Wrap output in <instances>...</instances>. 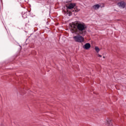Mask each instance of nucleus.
Returning a JSON list of instances; mask_svg holds the SVG:
<instances>
[{
	"label": "nucleus",
	"instance_id": "nucleus-1",
	"mask_svg": "<svg viewBox=\"0 0 126 126\" xmlns=\"http://www.w3.org/2000/svg\"><path fill=\"white\" fill-rule=\"evenodd\" d=\"M70 29L71 33L76 34L77 35L73 36L75 42L78 43H83L84 42V37L83 36L86 34V29L87 27L84 23L80 22H75L69 24Z\"/></svg>",
	"mask_w": 126,
	"mask_h": 126
},
{
	"label": "nucleus",
	"instance_id": "nucleus-2",
	"mask_svg": "<svg viewBox=\"0 0 126 126\" xmlns=\"http://www.w3.org/2000/svg\"><path fill=\"white\" fill-rule=\"evenodd\" d=\"M76 5V3L71 2H69L66 5V7H67V12L68 14H69L70 15L72 14L71 13L74 11V10L72 9H73V8L75 7Z\"/></svg>",
	"mask_w": 126,
	"mask_h": 126
},
{
	"label": "nucleus",
	"instance_id": "nucleus-3",
	"mask_svg": "<svg viewBox=\"0 0 126 126\" xmlns=\"http://www.w3.org/2000/svg\"><path fill=\"white\" fill-rule=\"evenodd\" d=\"M118 5L119 6V7L124 8V7H126V3L125 2V1H121L118 3Z\"/></svg>",
	"mask_w": 126,
	"mask_h": 126
},
{
	"label": "nucleus",
	"instance_id": "nucleus-4",
	"mask_svg": "<svg viewBox=\"0 0 126 126\" xmlns=\"http://www.w3.org/2000/svg\"><path fill=\"white\" fill-rule=\"evenodd\" d=\"M91 47V45H90V43H86L83 46V48L85 49L86 50H88V49H90Z\"/></svg>",
	"mask_w": 126,
	"mask_h": 126
},
{
	"label": "nucleus",
	"instance_id": "nucleus-5",
	"mask_svg": "<svg viewBox=\"0 0 126 126\" xmlns=\"http://www.w3.org/2000/svg\"><path fill=\"white\" fill-rule=\"evenodd\" d=\"M106 125L107 126H113V123H112V121L111 120H107L106 121Z\"/></svg>",
	"mask_w": 126,
	"mask_h": 126
},
{
	"label": "nucleus",
	"instance_id": "nucleus-6",
	"mask_svg": "<svg viewBox=\"0 0 126 126\" xmlns=\"http://www.w3.org/2000/svg\"><path fill=\"white\" fill-rule=\"evenodd\" d=\"M99 8H100V5L98 4L94 5L93 6V8H94V9H95L96 10H97V9H99Z\"/></svg>",
	"mask_w": 126,
	"mask_h": 126
},
{
	"label": "nucleus",
	"instance_id": "nucleus-7",
	"mask_svg": "<svg viewBox=\"0 0 126 126\" xmlns=\"http://www.w3.org/2000/svg\"><path fill=\"white\" fill-rule=\"evenodd\" d=\"M94 50L96 51V52L99 53V52H100V49L97 47L95 46L94 48Z\"/></svg>",
	"mask_w": 126,
	"mask_h": 126
},
{
	"label": "nucleus",
	"instance_id": "nucleus-8",
	"mask_svg": "<svg viewBox=\"0 0 126 126\" xmlns=\"http://www.w3.org/2000/svg\"><path fill=\"white\" fill-rule=\"evenodd\" d=\"M23 17H27L26 13H25L24 14H23Z\"/></svg>",
	"mask_w": 126,
	"mask_h": 126
},
{
	"label": "nucleus",
	"instance_id": "nucleus-9",
	"mask_svg": "<svg viewBox=\"0 0 126 126\" xmlns=\"http://www.w3.org/2000/svg\"><path fill=\"white\" fill-rule=\"evenodd\" d=\"M98 57H99L100 58H102V55H100L99 54H98Z\"/></svg>",
	"mask_w": 126,
	"mask_h": 126
},
{
	"label": "nucleus",
	"instance_id": "nucleus-10",
	"mask_svg": "<svg viewBox=\"0 0 126 126\" xmlns=\"http://www.w3.org/2000/svg\"><path fill=\"white\" fill-rule=\"evenodd\" d=\"M103 59H105V56H103Z\"/></svg>",
	"mask_w": 126,
	"mask_h": 126
}]
</instances>
